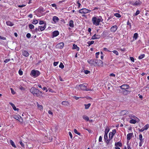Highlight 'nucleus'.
<instances>
[{"mask_svg": "<svg viewBox=\"0 0 149 149\" xmlns=\"http://www.w3.org/2000/svg\"><path fill=\"white\" fill-rule=\"evenodd\" d=\"M30 91L34 95H36L38 97L40 98L42 96V92L38 89H36L35 87H32L30 89Z\"/></svg>", "mask_w": 149, "mask_h": 149, "instance_id": "f257e3e1", "label": "nucleus"}, {"mask_svg": "<svg viewBox=\"0 0 149 149\" xmlns=\"http://www.w3.org/2000/svg\"><path fill=\"white\" fill-rule=\"evenodd\" d=\"M102 21L101 17H93L92 18V21L94 25L98 26L99 25L100 22Z\"/></svg>", "mask_w": 149, "mask_h": 149, "instance_id": "f03ea898", "label": "nucleus"}, {"mask_svg": "<svg viewBox=\"0 0 149 149\" xmlns=\"http://www.w3.org/2000/svg\"><path fill=\"white\" fill-rule=\"evenodd\" d=\"M76 88L79 90L89 91V90L87 88V84L84 83L79 85H77Z\"/></svg>", "mask_w": 149, "mask_h": 149, "instance_id": "7ed1b4c3", "label": "nucleus"}, {"mask_svg": "<svg viewBox=\"0 0 149 149\" xmlns=\"http://www.w3.org/2000/svg\"><path fill=\"white\" fill-rule=\"evenodd\" d=\"M40 72L37 70H33L31 71V74L34 77H36L40 74Z\"/></svg>", "mask_w": 149, "mask_h": 149, "instance_id": "20e7f679", "label": "nucleus"}, {"mask_svg": "<svg viewBox=\"0 0 149 149\" xmlns=\"http://www.w3.org/2000/svg\"><path fill=\"white\" fill-rule=\"evenodd\" d=\"M88 62L89 63L91 66L95 65L97 63L98 60L95 59H93L90 60H88Z\"/></svg>", "mask_w": 149, "mask_h": 149, "instance_id": "39448f33", "label": "nucleus"}, {"mask_svg": "<svg viewBox=\"0 0 149 149\" xmlns=\"http://www.w3.org/2000/svg\"><path fill=\"white\" fill-rule=\"evenodd\" d=\"M13 118L18 120L20 123H22L23 121V120L22 118L19 115H14Z\"/></svg>", "mask_w": 149, "mask_h": 149, "instance_id": "423d86ee", "label": "nucleus"}, {"mask_svg": "<svg viewBox=\"0 0 149 149\" xmlns=\"http://www.w3.org/2000/svg\"><path fill=\"white\" fill-rule=\"evenodd\" d=\"M91 11L90 10H88L86 8H82L79 10V12L81 13H90Z\"/></svg>", "mask_w": 149, "mask_h": 149, "instance_id": "0eeeda50", "label": "nucleus"}, {"mask_svg": "<svg viewBox=\"0 0 149 149\" xmlns=\"http://www.w3.org/2000/svg\"><path fill=\"white\" fill-rule=\"evenodd\" d=\"M117 26L116 25H114L111 28V32H114L117 30Z\"/></svg>", "mask_w": 149, "mask_h": 149, "instance_id": "6e6552de", "label": "nucleus"}, {"mask_svg": "<svg viewBox=\"0 0 149 149\" xmlns=\"http://www.w3.org/2000/svg\"><path fill=\"white\" fill-rule=\"evenodd\" d=\"M23 55L26 57L28 56L29 55L28 52L26 50H23L22 52Z\"/></svg>", "mask_w": 149, "mask_h": 149, "instance_id": "1a4fd4ad", "label": "nucleus"}, {"mask_svg": "<svg viewBox=\"0 0 149 149\" xmlns=\"http://www.w3.org/2000/svg\"><path fill=\"white\" fill-rule=\"evenodd\" d=\"M100 35H96V34H95L92 37L91 39L93 40L99 39L100 38Z\"/></svg>", "mask_w": 149, "mask_h": 149, "instance_id": "9d476101", "label": "nucleus"}, {"mask_svg": "<svg viewBox=\"0 0 149 149\" xmlns=\"http://www.w3.org/2000/svg\"><path fill=\"white\" fill-rule=\"evenodd\" d=\"M129 87V86L128 85H123L120 86V88L122 89H126Z\"/></svg>", "mask_w": 149, "mask_h": 149, "instance_id": "9b49d317", "label": "nucleus"}, {"mask_svg": "<svg viewBox=\"0 0 149 149\" xmlns=\"http://www.w3.org/2000/svg\"><path fill=\"white\" fill-rule=\"evenodd\" d=\"M96 65L99 66H102L103 65V63L102 61L99 60H98L97 63Z\"/></svg>", "mask_w": 149, "mask_h": 149, "instance_id": "f8f14e48", "label": "nucleus"}, {"mask_svg": "<svg viewBox=\"0 0 149 149\" xmlns=\"http://www.w3.org/2000/svg\"><path fill=\"white\" fill-rule=\"evenodd\" d=\"M61 104L63 105L67 106H69L70 105L68 101H63L61 102Z\"/></svg>", "mask_w": 149, "mask_h": 149, "instance_id": "ddd939ff", "label": "nucleus"}, {"mask_svg": "<svg viewBox=\"0 0 149 149\" xmlns=\"http://www.w3.org/2000/svg\"><path fill=\"white\" fill-rule=\"evenodd\" d=\"M9 104L10 105L13 107V108L15 111H18L19 109L17 108L14 104L11 102H9Z\"/></svg>", "mask_w": 149, "mask_h": 149, "instance_id": "4468645a", "label": "nucleus"}, {"mask_svg": "<svg viewBox=\"0 0 149 149\" xmlns=\"http://www.w3.org/2000/svg\"><path fill=\"white\" fill-rule=\"evenodd\" d=\"M133 135L132 133H128L127 135V139L128 140H130Z\"/></svg>", "mask_w": 149, "mask_h": 149, "instance_id": "2eb2a0df", "label": "nucleus"}, {"mask_svg": "<svg viewBox=\"0 0 149 149\" xmlns=\"http://www.w3.org/2000/svg\"><path fill=\"white\" fill-rule=\"evenodd\" d=\"M52 33H53V37H55L57 36L59 34V32L57 31H54Z\"/></svg>", "mask_w": 149, "mask_h": 149, "instance_id": "dca6fc26", "label": "nucleus"}, {"mask_svg": "<svg viewBox=\"0 0 149 149\" xmlns=\"http://www.w3.org/2000/svg\"><path fill=\"white\" fill-rule=\"evenodd\" d=\"M64 43L63 42H61L57 45L58 47L60 49H62L64 46Z\"/></svg>", "mask_w": 149, "mask_h": 149, "instance_id": "f3484780", "label": "nucleus"}, {"mask_svg": "<svg viewBox=\"0 0 149 149\" xmlns=\"http://www.w3.org/2000/svg\"><path fill=\"white\" fill-rule=\"evenodd\" d=\"M53 21L55 23L58 21L59 19L56 16H54L53 17Z\"/></svg>", "mask_w": 149, "mask_h": 149, "instance_id": "a211bd4d", "label": "nucleus"}, {"mask_svg": "<svg viewBox=\"0 0 149 149\" xmlns=\"http://www.w3.org/2000/svg\"><path fill=\"white\" fill-rule=\"evenodd\" d=\"M128 112V111L126 110H124L121 111L120 113L121 115L122 116H124Z\"/></svg>", "mask_w": 149, "mask_h": 149, "instance_id": "6ab92c4d", "label": "nucleus"}, {"mask_svg": "<svg viewBox=\"0 0 149 149\" xmlns=\"http://www.w3.org/2000/svg\"><path fill=\"white\" fill-rule=\"evenodd\" d=\"M69 26L71 27H73L74 25L73 24V21L72 20H70L69 21Z\"/></svg>", "mask_w": 149, "mask_h": 149, "instance_id": "aec40b11", "label": "nucleus"}, {"mask_svg": "<svg viewBox=\"0 0 149 149\" xmlns=\"http://www.w3.org/2000/svg\"><path fill=\"white\" fill-rule=\"evenodd\" d=\"M73 49H76L77 51H79V48L78 47L77 45H75V44H74L73 45Z\"/></svg>", "mask_w": 149, "mask_h": 149, "instance_id": "412c9836", "label": "nucleus"}, {"mask_svg": "<svg viewBox=\"0 0 149 149\" xmlns=\"http://www.w3.org/2000/svg\"><path fill=\"white\" fill-rule=\"evenodd\" d=\"M130 92V91L127 90H125L123 91L122 93L124 95H127L129 94Z\"/></svg>", "mask_w": 149, "mask_h": 149, "instance_id": "4be33fe9", "label": "nucleus"}, {"mask_svg": "<svg viewBox=\"0 0 149 149\" xmlns=\"http://www.w3.org/2000/svg\"><path fill=\"white\" fill-rule=\"evenodd\" d=\"M6 24L7 25L10 26H13L14 25V24L9 21L6 22Z\"/></svg>", "mask_w": 149, "mask_h": 149, "instance_id": "5701e85b", "label": "nucleus"}, {"mask_svg": "<svg viewBox=\"0 0 149 149\" xmlns=\"http://www.w3.org/2000/svg\"><path fill=\"white\" fill-rule=\"evenodd\" d=\"M114 135V134H113V133H112V132H110L109 134V138L110 139H111Z\"/></svg>", "mask_w": 149, "mask_h": 149, "instance_id": "b1692460", "label": "nucleus"}, {"mask_svg": "<svg viewBox=\"0 0 149 149\" xmlns=\"http://www.w3.org/2000/svg\"><path fill=\"white\" fill-rule=\"evenodd\" d=\"M115 146L116 147V146H118L120 147H121L122 146V144L121 143L118 142L115 143Z\"/></svg>", "mask_w": 149, "mask_h": 149, "instance_id": "393cba45", "label": "nucleus"}, {"mask_svg": "<svg viewBox=\"0 0 149 149\" xmlns=\"http://www.w3.org/2000/svg\"><path fill=\"white\" fill-rule=\"evenodd\" d=\"M109 130V128L108 127H107L106 129L105 130V134H107Z\"/></svg>", "mask_w": 149, "mask_h": 149, "instance_id": "a878e982", "label": "nucleus"}, {"mask_svg": "<svg viewBox=\"0 0 149 149\" xmlns=\"http://www.w3.org/2000/svg\"><path fill=\"white\" fill-rule=\"evenodd\" d=\"M136 122V121L133 119H131L130 121V123H131L135 124Z\"/></svg>", "mask_w": 149, "mask_h": 149, "instance_id": "bb28decb", "label": "nucleus"}, {"mask_svg": "<svg viewBox=\"0 0 149 149\" xmlns=\"http://www.w3.org/2000/svg\"><path fill=\"white\" fill-rule=\"evenodd\" d=\"M83 118L84 119H85L87 121H88L89 120V118L88 117L86 116H83Z\"/></svg>", "mask_w": 149, "mask_h": 149, "instance_id": "cd10ccee", "label": "nucleus"}, {"mask_svg": "<svg viewBox=\"0 0 149 149\" xmlns=\"http://www.w3.org/2000/svg\"><path fill=\"white\" fill-rule=\"evenodd\" d=\"M138 36V34L137 33H135L134 34L133 38L136 40L137 39Z\"/></svg>", "mask_w": 149, "mask_h": 149, "instance_id": "c85d7f7f", "label": "nucleus"}, {"mask_svg": "<svg viewBox=\"0 0 149 149\" xmlns=\"http://www.w3.org/2000/svg\"><path fill=\"white\" fill-rule=\"evenodd\" d=\"M10 143L11 144V145L13 147H14V148H16V146L15 145V143L13 141H12V140H10Z\"/></svg>", "mask_w": 149, "mask_h": 149, "instance_id": "c756f323", "label": "nucleus"}, {"mask_svg": "<svg viewBox=\"0 0 149 149\" xmlns=\"http://www.w3.org/2000/svg\"><path fill=\"white\" fill-rule=\"evenodd\" d=\"M140 5V3L139 1H136L133 4V5L134 6H138Z\"/></svg>", "mask_w": 149, "mask_h": 149, "instance_id": "7c9ffc66", "label": "nucleus"}, {"mask_svg": "<svg viewBox=\"0 0 149 149\" xmlns=\"http://www.w3.org/2000/svg\"><path fill=\"white\" fill-rule=\"evenodd\" d=\"M84 106H85V108L86 109H88L89 107L90 106H91V104L89 103L87 104H85Z\"/></svg>", "mask_w": 149, "mask_h": 149, "instance_id": "2f4dec72", "label": "nucleus"}, {"mask_svg": "<svg viewBox=\"0 0 149 149\" xmlns=\"http://www.w3.org/2000/svg\"><path fill=\"white\" fill-rule=\"evenodd\" d=\"M39 27L40 28V30L41 31H42L45 30L46 28V26H44L42 27V26H39Z\"/></svg>", "mask_w": 149, "mask_h": 149, "instance_id": "473e14b6", "label": "nucleus"}, {"mask_svg": "<svg viewBox=\"0 0 149 149\" xmlns=\"http://www.w3.org/2000/svg\"><path fill=\"white\" fill-rule=\"evenodd\" d=\"M37 104L38 108H39L40 110L42 109L43 107L42 105L39 104L38 102L37 103Z\"/></svg>", "mask_w": 149, "mask_h": 149, "instance_id": "72a5a7b5", "label": "nucleus"}, {"mask_svg": "<svg viewBox=\"0 0 149 149\" xmlns=\"http://www.w3.org/2000/svg\"><path fill=\"white\" fill-rule=\"evenodd\" d=\"M94 42V41H89L87 43L89 45L88 46H90L91 45L93 44Z\"/></svg>", "mask_w": 149, "mask_h": 149, "instance_id": "f704fd0d", "label": "nucleus"}, {"mask_svg": "<svg viewBox=\"0 0 149 149\" xmlns=\"http://www.w3.org/2000/svg\"><path fill=\"white\" fill-rule=\"evenodd\" d=\"M149 127V125L148 124H147L145 125L144 127H143V128L145 130H147Z\"/></svg>", "mask_w": 149, "mask_h": 149, "instance_id": "c9c22d12", "label": "nucleus"}, {"mask_svg": "<svg viewBox=\"0 0 149 149\" xmlns=\"http://www.w3.org/2000/svg\"><path fill=\"white\" fill-rule=\"evenodd\" d=\"M74 132L75 134H77L78 135H80L81 134L79 132H77L76 129H75L74 130Z\"/></svg>", "mask_w": 149, "mask_h": 149, "instance_id": "e433bc0d", "label": "nucleus"}, {"mask_svg": "<svg viewBox=\"0 0 149 149\" xmlns=\"http://www.w3.org/2000/svg\"><path fill=\"white\" fill-rule=\"evenodd\" d=\"M145 56V55L144 54H143L141 55L139 57V59H141L143 58Z\"/></svg>", "mask_w": 149, "mask_h": 149, "instance_id": "4c0bfd02", "label": "nucleus"}, {"mask_svg": "<svg viewBox=\"0 0 149 149\" xmlns=\"http://www.w3.org/2000/svg\"><path fill=\"white\" fill-rule=\"evenodd\" d=\"M38 23V21L37 20H33L32 22V23L33 24H37Z\"/></svg>", "mask_w": 149, "mask_h": 149, "instance_id": "58836bf2", "label": "nucleus"}, {"mask_svg": "<svg viewBox=\"0 0 149 149\" xmlns=\"http://www.w3.org/2000/svg\"><path fill=\"white\" fill-rule=\"evenodd\" d=\"M142 137H142V134H140L139 136V139L141 141H143V139H142Z\"/></svg>", "mask_w": 149, "mask_h": 149, "instance_id": "ea45409f", "label": "nucleus"}, {"mask_svg": "<svg viewBox=\"0 0 149 149\" xmlns=\"http://www.w3.org/2000/svg\"><path fill=\"white\" fill-rule=\"evenodd\" d=\"M114 16H116V17H121V16L119 14V13H116L114 14Z\"/></svg>", "mask_w": 149, "mask_h": 149, "instance_id": "a19ab883", "label": "nucleus"}, {"mask_svg": "<svg viewBox=\"0 0 149 149\" xmlns=\"http://www.w3.org/2000/svg\"><path fill=\"white\" fill-rule=\"evenodd\" d=\"M59 67L60 68L63 69L64 68V65L62 63H61L59 65Z\"/></svg>", "mask_w": 149, "mask_h": 149, "instance_id": "79ce46f5", "label": "nucleus"}, {"mask_svg": "<svg viewBox=\"0 0 149 149\" xmlns=\"http://www.w3.org/2000/svg\"><path fill=\"white\" fill-rule=\"evenodd\" d=\"M29 28L31 29H33L34 28V25H33L32 24H29Z\"/></svg>", "mask_w": 149, "mask_h": 149, "instance_id": "37998d69", "label": "nucleus"}, {"mask_svg": "<svg viewBox=\"0 0 149 149\" xmlns=\"http://www.w3.org/2000/svg\"><path fill=\"white\" fill-rule=\"evenodd\" d=\"M140 13V11L139 10H137L136 12V13L134 14V15L135 16H137Z\"/></svg>", "mask_w": 149, "mask_h": 149, "instance_id": "c03bdc74", "label": "nucleus"}, {"mask_svg": "<svg viewBox=\"0 0 149 149\" xmlns=\"http://www.w3.org/2000/svg\"><path fill=\"white\" fill-rule=\"evenodd\" d=\"M19 143H20V145H21L22 146V147H23V148L24 147V144L22 142V141H19Z\"/></svg>", "mask_w": 149, "mask_h": 149, "instance_id": "a18cd8bd", "label": "nucleus"}, {"mask_svg": "<svg viewBox=\"0 0 149 149\" xmlns=\"http://www.w3.org/2000/svg\"><path fill=\"white\" fill-rule=\"evenodd\" d=\"M10 89L12 94L13 95L15 94V92L14 91L13 89L12 88H10Z\"/></svg>", "mask_w": 149, "mask_h": 149, "instance_id": "49530a36", "label": "nucleus"}, {"mask_svg": "<svg viewBox=\"0 0 149 149\" xmlns=\"http://www.w3.org/2000/svg\"><path fill=\"white\" fill-rule=\"evenodd\" d=\"M113 52L116 55H118V51L116 50H114L113 51Z\"/></svg>", "mask_w": 149, "mask_h": 149, "instance_id": "de8ad7c7", "label": "nucleus"}, {"mask_svg": "<svg viewBox=\"0 0 149 149\" xmlns=\"http://www.w3.org/2000/svg\"><path fill=\"white\" fill-rule=\"evenodd\" d=\"M26 36L28 38H30L31 36V35L30 33H28L26 35Z\"/></svg>", "mask_w": 149, "mask_h": 149, "instance_id": "09e8293b", "label": "nucleus"}, {"mask_svg": "<svg viewBox=\"0 0 149 149\" xmlns=\"http://www.w3.org/2000/svg\"><path fill=\"white\" fill-rule=\"evenodd\" d=\"M19 88L22 91H24L25 90V88L21 86H20Z\"/></svg>", "mask_w": 149, "mask_h": 149, "instance_id": "8fccbe9b", "label": "nucleus"}, {"mask_svg": "<svg viewBox=\"0 0 149 149\" xmlns=\"http://www.w3.org/2000/svg\"><path fill=\"white\" fill-rule=\"evenodd\" d=\"M107 138H108L107 134H104V139H105V141H106V139H107Z\"/></svg>", "mask_w": 149, "mask_h": 149, "instance_id": "3c124183", "label": "nucleus"}, {"mask_svg": "<svg viewBox=\"0 0 149 149\" xmlns=\"http://www.w3.org/2000/svg\"><path fill=\"white\" fill-rule=\"evenodd\" d=\"M90 72V71L88 70H84V73L86 74H87Z\"/></svg>", "mask_w": 149, "mask_h": 149, "instance_id": "603ef678", "label": "nucleus"}, {"mask_svg": "<svg viewBox=\"0 0 149 149\" xmlns=\"http://www.w3.org/2000/svg\"><path fill=\"white\" fill-rule=\"evenodd\" d=\"M19 73L20 75H21L23 74V72L22 70H19Z\"/></svg>", "mask_w": 149, "mask_h": 149, "instance_id": "864d4df0", "label": "nucleus"}, {"mask_svg": "<svg viewBox=\"0 0 149 149\" xmlns=\"http://www.w3.org/2000/svg\"><path fill=\"white\" fill-rule=\"evenodd\" d=\"M10 61V59H6L4 60V62L5 63H7L8 62Z\"/></svg>", "mask_w": 149, "mask_h": 149, "instance_id": "5fc2aeb1", "label": "nucleus"}, {"mask_svg": "<svg viewBox=\"0 0 149 149\" xmlns=\"http://www.w3.org/2000/svg\"><path fill=\"white\" fill-rule=\"evenodd\" d=\"M69 134L70 136V138L72 139V136L71 133L70 132H69Z\"/></svg>", "mask_w": 149, "mask_h": 149, "instance_id": "6e6d98bb", "label": "nucleus"}, {"mask_svg": "<svg viewBox=\"0 0 149 149\" xmlns=\"http://www.w3.org/2000/svg\"><path fill=\"white\" fill-rule=\"evenodd\" d=\"M107 140V141H106V143L108 144L109 142V141H110V140H111L110 139H106Z\"/></svg>", "mask_w": 149, "mask_h": 149, "instance_id": "4d7b16f0", "label": "nucleus"}, {"mask_svg": "<svg viewBox=\"0 0 149 149\" xmlns=\"http://www.w3.org/2000/svg\"><path fill=\"white\" fill-rule=\"evenodd\" d=\"M116 130L115 129L113 130H112V133H113V134H114V135L116 133Z\"/></svg>", "mask_w": 149, "mask_h": 149, "instance_id": "13d9d810", "label": "nucleus"}, {"mask_svg": "<svg viewBox=\"0 0 149 149\" xmlns=\"http://www.w3.org/2000/svg\"><path fill=\"white\" fill-rule=\"evenodd\" d=\"M130 59L132 61L134 62V58L133 57H130Z\"/></svg>", "mask_w": 149, "mask_h": 149, "instance_id": "bf43d9fd", "label": "nucleus"}, {"mask_svg": "<svg viewBox=\"0 0 149 149\" xmlns=\"http://www.w3.org/2000/svg\"><path fill=\"white\" fill-rule=\"evenodd\" d=\"M0 39H2L3 40H6V38L4 37H2L1 36H0Z\"/></svg>", "mask_w": 149, "mask_h": 149, "instance_id": "052dcab7", "label": "nucleus"}, {"mask_svg": "<svg viewBox=\"0 0 149 149\" xmlns=\"http://www.w3.org/2000/svg\"><path fill=\"white\" fill-rule=\"evenodd\" d=\"M102 140V137L101 136H100L99 137V142L101 141Z\"/></svg>", "mask_w": 149, "mask_h": 149, "instance_id": "680f3d73", "label": "nucleus"}, {"mask_svg": "<svg viewBox=\"0 0 149 149\" xmlns=\"http://www.w3.org/2000/svg\"><path fill=\"white\" fill-rule=\"evenodd\" d=\"M143 142V141H140V142H139V146L141 147L142 146V144Z\"/></svg>", "mask_w": 149, "mask_h": 149, "instance_id": "e2e57ef3", "label": "nucleus"}, {"mask_svg": "<svg viewBox=\"0 0 149 149\" xmlns=\"http://www.w3.org/2000/svg\"><path fill=\"white\" fill-rule=\"evenodd\" d=\"M77 4H78V7L79 8L80 7V6H81V4L80 3H79V1H77Z\"/></svg>", "mask_w": 149, "mask_h": 149, "instance_id": "0e129e2a", "label": "nucleus"}, {"mask_svg": "<svg viewBox=\"0 0 149 149\" xmlns=\"http://www.w3.org/2000/svg\"><path fill=\"white\" fill-rule=\"evenodd\" d=\"M44 22L43 21H40L39 22V24L40 25L44 24Z\"/></svg>", "mask_w": 149, "mask_h": 149, "instance_id": "69168bd1", "label": "nucleus"}, {"mask_svg": "<svg viewBox=\"0 0 149 149\" xmlns=\"http://www.w3.org/2000/svg\"><path fill=\"white\" fill-rule=\"evenodd\" d=\"M144 130H144V129L143 128H142L141 129H139V131H140V132H142L143 131H144Z\"/></svg>", "mask_w": 149, "mask_h": 149, "instance_id": "338daca9", "label": "nucleus"}, {"mask_svg": "<svg viewBox=\"0 0 149 149\" xmlns=\"http://www.w3.org/2000/svg\"><path fill=\"white\" fill-rule=\"evenodd\" d=\"M58 63V62H54V66H56L57 65Z\"/></svg>", "mask_w": 149, "mask_h": 149, "instance_id": "774afa93", "label": "nucleus"}]
</instances>
